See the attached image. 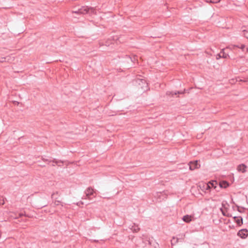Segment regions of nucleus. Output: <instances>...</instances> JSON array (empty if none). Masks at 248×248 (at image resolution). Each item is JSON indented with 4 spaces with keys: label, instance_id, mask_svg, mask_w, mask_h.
<instances>
[{
    "label": "nucleus",
    "instance_id": "6",
    "mask_svg": "<svg viewBox=\"0 0 248 248\" xmlns=\"http://www.w3.org/2000/svg\"><path fill=\"white\" fill-rule=\"evenodd\" d=\"M234 221L237 223V224L240 226L243 224V218L241 217H234Z\"/></svg>",
    "mask_w": 248,
    "mask_h": 248
},
{
    "label": "nucleus",
    "instance_id": "5",
    "mask_svg": "<svg viewBox=\"0 0 248 248\" xmlns=\"http://www.w3.org/2000/svg\"><path fill=\"white\" fill-rule=\"evenodd\" d=\"M247 166L244 164H241L238 166L237 170L238 171L242 172L243 173L246 171V169Z\"/></svg>",
    "mask_w": 248,
    "mask_h": 248
},
{
    "label": "nucleus",
    "instance_id": "22",
    "mask_svg": "<svg viewBox=\"0 0 248 248\" xmlns=\"http://www.w3.org/2000/svg\"><path fill=\"white\" fill-rule=\"evenodd\" d=\"M23 216V214L22 213H20L18 215V216H16L15 217V218H18L19 217H20Z\"/></svg>",
    "mask_w": 248,
    "mask_h": 248
},
{
    "label": "nucleus",
    "instance_id": "31",
    "mask_svg": "<svg viewBox=\"0 0 248 248\" xmlns=\"http://www.w3.org/2000/svg\"><path fill=\"white\" fill-rule=\"evenodd\" d=\"M52 166H55V165H54V164H52Z\"/></svg>",
    "mask_w": 248,
    "mask_h": 248
},
{
    "label": "nucleus",
    "instance_id": "2",
    "mask_svg": "<svg viewBox=\"0 0 248 248\" xmlns=\"http://www.w3.org/2000/svg\"><path fill=\"white\" fill-rule=\"evenodd\" d=\"M85 199L91 200L92 199V196L95 197V195H94V193H96V190H95L91 186L88 187L85 191Z\"/></svg>",
    "mask_w": 248,
    "mask_h": 248
},
{
    "label": "nucleus",
    "instance_id": "19",
    "mask_svg": "<svg viewBox=\"0 0 248 248\" xmlns=\"http://www.w3.org/2000/svg\"><path fill=\"white\" fill-rule=\"evenodd\" d=\"M221 57H222V53H221V52L219 54H217L216 56V59L217 60L220 59Z\"/></svg>",
    "mask_w": 248,
    "mask_h": 248
},
{
    "label": "nucleus",
    "instance_id": "23",
    "mask_svg": "<svg viewBox=\"0 0 248 248\" xmlns=\"http://www.w3.org/2000/svg\"><path fill=\"white\" fill-rule=\"evenodd\" d=\"M42 159L44 162H47V164H49L50 163V162H49V161H50V160H49L47 159H45L44 158H43Z\"/></svg>",
    "mask_w": 248,
    "mask_h": 248
},
{
    "label": "nucleus",
    "instance_id": "20",
    "mask_svg": "<svg viewBox=\"0 0 248 248\" xmlns=\"http://www.w3.org/2000/svg\"><path fill=\"white\" fill-rule=\"evenodd\" d=\"M239 48H241L243 51H245V46L244 45L241 44Z\"/></svg>",
    "mask_w": 248,
    "mask_h": 248
},
{
    "label": "nucleus",
    "instance_id": "17",
    "mask_svg": "<svg viewBox=\"0 0 248 248\" xmlns=\"http://www.w3.org/2000/svg\"><path fill=\"white\" fill-rule=\"evenodd\" d=\"M207 2H211L212 3H216L219 1V0H207Z\"/></svg>",
    "mask_w": 248,
    "mask_h": 248
},
{
    "label": "nucleus",
    "instance_id": "16",
    "mask_svg": "<svg viewBox=\"0 0 248 248\" xmlns=\"http://www.w3.org/2000/svg\"><path fill=\"white\" fill-rule=\"evenodd\" d=\"M8 57H0V62H4L7 61Z\"/></svg>",
    "mask_w": 248,
    "mask_h": 248
},
{
    "label": "nucleus",
    "instance_id": "18",
    "mask_svg": "<svg viewBox=\"0 0 248 248\" xmlns=\"http://www.w3.org/2000/svg\"><path fill=\"white\" fill-rule=\"evenodd\" d=\"M243 35L244 36L248 39V31L247 30H244L243 31Z\"/></svg>",
    "mask_w": 248,
    "mask_h": 248
},
{
    "label": "nucleus",
    "instance_id": "15",
    "mask_svg": "<svg viewBox=\"0 0 248 248\" xmlns=\"http://www.w3.org/2000/svg\"><path fill=\"white\" fill-rule=\"evenodd\" d=\"M202 188V190H209L210 189V186L208 184H203Z\"/></svg>",
    "mask_w": 248,
    "mask_h": 248
},
{
    "label": "nucleus",
    "instance_id": "11",
    "mask_svg": "<svg viewBox=\"0 0 248 248\" xmlns=\"http://www.w3.org/2000/svg\"><path fill=\"white\" fill-rule=\"evenodd\" d=\"M49 162H53V163L56 164V165H57L58 166L61 167L62 165H61V164L63 163L64 161L61 160H57L56 159H53L52 160L49 161Z\"/></svg>",
    "mask_w": 248,
    "mask_h": 248
},
{
    "label": "nucleus",
    "instance_id": "30",
    "mask_svg": "<svg viewBox=\"0 0 248 248\" xmlns=\"http://www.w3.org/2000/svg\"><path fill=\"white\" fill-rule=\"evenodd\" d=\"M223 215L225 216V214L222 212Z\"/></svg>",
    "mask_w": 248,
    "mask_h": 248
},
{
    "label": "nucleus",
    "instance_id": "4",
    "mask_svg": "<svg viewBox=\"0 0 248 248\" xmlns=\"http://www.w3.org/2000/svg\"><path fill=\"white\" fill-rule=\"evenodd\" d=\"M189 169L191 170H195V169L198 168L200 165L198 163V161L194 162H190L189 163Z\"/></svg>",
    "mask_w": 248,
    "mask_h": 248
},
{
    "label": "nucleus",
    "instance_id": "26",
    "mask_svg": "<svg viewBox=\"0 0 248 248\" xmlns=\"http://www.w3.org/2000/svg\"><path fill=\"white\" fill-rule=\"evenodd\" d=\"M4 204V201L3 200H1L0 198V204Z\"/></svg>",
    "mask_w": 248,
    "mask_h": 248
},
{
    "label": "nucleus",
    "instance_id": "8",
    "mask_svg": "<svg viewBox=\"0 0 248 248\" xmlns=\"http://www.w3.org/2000/svg\"><path fill=\"white\" fill-rule=\"evenodd\" d=\"M130 228L134 232H137L140 230L138 225H136L135 223H133Z\"/></svg>",
    "mask_w": 248,
    "mask_h": 248
},
{
    "label": "nucleus",
    "instance_id": "10",
    "mask_svg": "<svg viewBox=\"0 0 248 248\" xmlns=\"http://www.w3.org/2000/svg\"><path fill=\"white\" fill-rule=\"evenodd\" d=\"M49 162H53V163L56 164V165H57L58 166L61 167L62 165H61V164L63 163L64 161L61 160H57L56 159H53L52 160L49 161Z\"/></svg>",
    "mask_w": 248,
    "mask_h": 248
},
{
    "label": "nucleus",
    "instance_id": "27",
    "mask_svg": "<svg viewBox=\"0 0 248 248\" xmlns=\"http://www.w3.org/2000/svg\"><path fill=\"white\" fill-rule=\"evenodd\" d=\"M240 46V45H234L233 46V47H237V48H239Z\"/></svg>",
    "mask_w": 248,
    "mask_h": 248
},
{
    "label": "nucleus",
    "instance_id": "21",
    "mask_svg": "<svg viewBox=\"0 0 248 248\" xmlns=\"http://www.w3.org/2000/svg\"><path fill=\"white\" fill-rule=\"evenodd\" d=\"M58 191H56V192L55 193H53L52 195H51V198L53 199V198H55L56 199V198L55 197V195H58Z\"/></svg>",
    "mask_w": 248,
    "mask_h": 248
},
{
    "label": "nucleus",
    "instance_id": "13",
    "mask_svg": "<svg viewBox=\"0 0 248 248\" xmlns=\"http://www.w3.org/2000/svg\"><path fill=\"white\" fill-rule=\"evenodd\" d=\"M208 184H209L210 186V188L211 187H214L216 188L217 187V181H213L212 182H210Z\"/></svg>",
    "mask_w": 248,
    "mask_h": 248
},
{
    "label": "nucleus",
    "instance_id": "29",
    "mask_svg": "<svg viewBox=\"0 0 248 248\" xmlns=\"http://www.w3.org/2000/svg\"><path fill=\"white\" fill-rule=\"evenodd\" d=\"M148 242H149V245H151V242L150 241H149Z\"/></svg>",
    "mask_w": 248,
    "mask_h": 248
},
{
    "label": "nucleus",
    "instance_id": "1",
    "mask_svg": "<svg viewBox=\"0 0 248 248\" xmlns=\"http://www.w3.org/2000/svg\"><path fill=\"white\" fill-rule=\"evenodd\" d=\"M95 12V10L93 8H88V7H82L77 11H73V13L78 14H86L87 13L93 14Z\"/></svg>",
    "mask_w": 248,
    "mask_h": 248
},
{
    "label": "nucleus",
    "instance_id": "24",
    "mask_svg": "<svg viewBox=\"0 0 248 248\" xmlns=\"http://www.w3.org/2000/svg\"><path fill=\"white\" fill-rule=\"evenodd\" d=\"M61 202L60 201H55V202H54V204L56 206L58 205L59 204V203Z\"/></svg>",
    "mask_w": 248,
    "mask_h": 248
},
{
    "label": "nucleus",
    "instance_id": "9",
    "mask_svg": "<svg viewBox=\"0 0 248 248\" xmlns=\"http://www.w3.org/2000/svg\"><path fill=\"white\" fill-rule=\"evenodd\" d=\"M219 187L220 188H227L229 186V183L225 181H221L219 183Z\"/></svg>",
    "mask_w": 248,
    "mask_h": 248
},
{
    "label": "nucleus",
    "instance_id": "7",
    "mask_svg": "<svg viewBox=\"0 0 248 248\" xmlns=\"http://www.w3.org/2000/svg\"><path fill=\"white\" fill-rule=\"evenodd\" d=\"M185 92V90L183 91H177V92H167L166 94L169 95H171V96H173L174 95L176 94H184Z\"/></svg>",
    "mask_w": 248,
    "mask_h": 248
},
{
    "label": "nucleus",
    "instance_id": "12",
    "mask_svg": "<svg viewBox=\"0 0 248 248\" xmlns=\"http://www.w3.org/2000/svg\"><path fill=\"white\" fill-rule=\"evenodd\" d=\"M183 220L187 223L189 222L190 221H191V216L189 215H186L184 216L183 217Z\"/></svg>",
    "mask_w": 248,
    "mask_h": 248
},
{
    "label": "nucleus",
    "instance_id": "3",
    "mask_svg": "<svg viewBox=\"0 0 248 248\" xmlns=\"http://www.w3.org/2000/svg\"><path fill=\"white\" fill-rule=\"evenodd\" d=\"M237 235L241 238L245 239L248 236V231L246 229H241L238 232Z\"/></svg>",
    "mask_w": 248,
    "mask_h": 248
},
{
    "label": "nucleus",
    "instance_id": "25",
    "mask_svg": "<svg viewBox=\"0 0 248 248\" xmlns=\"http://www.w3.org/2000/svg\"><path fill=\"white\" fill-rule=\"evenodd\" d=\"M240 81H243V82H248V78L246 79H245V80L240 79Z\"/></svg>",
    "mask_w": 248,
    "mask_h": 248
},
{
    "label": "nucleus",
    "instance_id": "14",
    "mask_svg": "<svg viewBox=\"0 0 248 248\" xmlns=\"http://www.w3.org/2000/svg\"><path fill=\"white\" fill-rule=\"evenodd\" d=\"M225 49H222L221 51V53H222V57L224 58H230V56L228 54H227L224 52Z\"/></svg>",
    "mask_w": 248,
    "mask_h": 248
},
{
    "label": "nucleus",
    "instance_id": "28",
    "mask_svg": "<svg viewBox=\"0 0 248 248\" xmlns=\"http://www.w3.org/2000/svg\"><path fill=\"white\" fill-rule=\"evenodd\" d=\"M237 210H238V212H241V210H239V207H238Z\"/></svg>",
    "mask_w": 248,
    "mask_h": 248
}]
</instances>
